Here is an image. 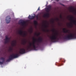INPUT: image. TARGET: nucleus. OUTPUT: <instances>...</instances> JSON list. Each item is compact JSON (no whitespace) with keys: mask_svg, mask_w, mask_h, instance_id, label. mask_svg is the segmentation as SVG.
I'll return each instance as SVG.
<instances>
[{"mask_svg":"<svg viewBox=\"0 0 76 76\" xmlns=\"http://www.w3.org/2000/svg\"><path fill=\"white\" fill-rule=\"evenodd\" d=\"M26 41H25V40H24L23 41V45H25V44H26Z\"/></svg>","mask_w":76,"mask_h":76,"instance_id":"22","label":"nucleus"},{"mask_svg":"<svg viewBox=\"0 0 76 76\" xmlns=\"http://www.w3.org/2000/svg\"><path fill=\"white\" fill-rule=\"evenodd\" d=\"M61 59H62L61 58L60 59V60H61Z\"/></svg>","mask_w":76,"mask_h":76,"instance_id":"38","label":"nucleus"},{"mask_svg":"<svg viewBox=\"0 0 76 76\" xmlns=\"http://www.w3.org/2000/svg\"><path fill=\"white\" fill-rule=\"evenodd\" d=\"M35 34L36 35H37V37H38V36H39V35H40V33H39L38 34Z\"/></svg>","mask_w":76,"mask_h":76,"instance_id":"21","label":"nucleus"},{"mask_svg":"<svg viewBox=\"0 0 76 76\" xmlns=\"http://www.w3.org/2000/svg\"><path fill=\"white\" fill-rule=\"evenodd\" d=\"M19 57V54H16L15 55H11L9 57V59H8L7 60V62L10 61V60H12L13 58H17Z\"/></svg>","mask_w":76,"mask_h":76,"instance_id":"4","label":"nucleus"},{"mask_svg":"<svg viewBox=\"0 0 76 76\" xmlns=\"http://www.w3.org/2000/svg\"><path fill=\"white\" fill-rule=\"evenodd\" d=\"M12 45L13 47H15V46H16V40H13L12 41Z\"/></svg>","mask_w":76,"mask_h":76,"instance_id":"11","label":"nucleus"},{"mask_svg":"<svg viewBox=\"0 0 76 76\" xmlns=\"http://www.w3.org/2000/svg\"><path fill=\"white\" fill-rule=\"evenodd\" d=\"M18 34H19L20 35H23V37H25L26 35V33H23V31L22 30H20L19 31Z\"/></svg>","mask_w":76,"mask_h":76,"instance_id":"8","label":"nucleus"},{"mask_svg":"<svg viewBox=\"0 0 76 76\" xmlns=\"http://www.w3.org/2000/svg\"><path fill=\"white\" fill-rule=\"evenodd\" d=\"M63 30L64 33H67V32H68V30H67V29L65 28H63Z\"/></svg>","mask_w":76,"mask_h":76,"instance_id":"14","label":"nucleus"},{"mask_svg":"<svg viewBox=\"0 0 76 76\" xmlns=\"http://www.w3.org/2000/svg\"><path fill=\"white\" fill-rule=\"evenodd\" d=\"M76 38V34H74L73 35L72 34H70L67 35L66 36L64 37V39H75Z\"/></svg>","mask_w":76,"mask_h":76,"instance_id":"3","label":"nucleus"},{"mask_svg":"<svg viewBox=\"0 0 76 76\" xmlns=\"http://www.w3.org/2000/svg\"><path fill=\"white\" fill-rule=\"evenodd\" d=\"M34 18H35V16H31L29 15L28 16V19H34Z\"/></svg>","mask_w":76,"mask_h":76,"instance_id":"15","label":"nucleus"},{"mask_svg":"<svg viewBox=\"0 0 76 76\" xmlns=\"http://www.w3.org/2000/svg\"><path fill=\"white\" fill-rule=\"evenodd\" d=\"M43 31L44 32H49V30L48 29L45 30L44 29H43Z\"/></svg>","mask_w":76,"mask_h":76,"instance_id":"19","label":"nucleus"},{"mask_svg":"<svg viewBox=\"0 0 76 76\" xmlns=\"http://www.w3.org/2000/svg\"><path fill=\"white\" fill-rule=\"evenodd\" d=\"M44 27L45 28H46L47 29V27H48V26L47 25H44Z\"/></svg>","mask_w":76,"mask_h":76,"instance_id":"23","label":"nucleus"},{"mask_svg":"<svg viewBox=\"0 0 76 76\" xmlns=\"http://www.w3.org/2000/svg\"><path fill=\"white\" fill-rule=\"evenodd\" d=\"M62 5H63V6H64V5H63V4Z\"/></svg>","mask_w":76,"mask_h":76,"instance_id":"39","label":"nucleus"},{"mask_svg":"<svg viewBox=\"0 0 76 76\" xmlns=\"http://www.w3.org/2000/svg\"><path fill=\"white\" fill-rule=\"evenodd\" d=\"M19 53L21 54H24V53H25V49L24 48L20 49L19 51Z\"/></svg>","mask_w":76,"mask_h":76,"instance_id":"9","label":"nucleus"},{"mask_svg":"<svg viewBox=\"0 0 76 76\" xmlns=\"http://www.w3.org/2000/svg\"><path fill=\"white\" fill-rule=\"evenodd\" d=\"M5 41H4V43L5 44H7L9 42V40H10V38H8L7 36H6L5 37Z\"/></svg>","mask_w":76,"mask_h":76,"instance_id":"10","label":"nucleus"},{"mask_svg":"<svg viewBox=\"0 0 76 76\" xmlns=\"http://www.w3.org/2000/svg\"><path fill=\"white\" fill-rule=\"evenodd\" d=\"M43 41V39L41 37H39L37 40V42L39 43L42 42Z\"/></svg>","mask_w":76,"mask_h":76,"instance_id":"12","label":"nucleus"},{"mask_svg":"<svg viewBox=\"0 0 76 76\" xmlns=\"http://www.w3.org/2000/svg\"><path fill=\"white\" fill-rule=\"evenodd\" d=\"M60 18L61 19H62L63 18V17H62V15H61L60 16Z\"/></svg>","mask_w":76,"mask_h":76,"instance_id":"28","label":"nucleus"},{"mask_svg":"<svg viewBox=\"0 0 76 76\" xmlns=\"http://www.w3.org/2000/svg\"><path fill=\"white\" fill-rule=\"evenodd\" d=\"M20 23L22 26H24L25 25V23H26V22L23 20L22 21H21L20 22Z\"/></svg>","mask_w":76,"mask_h":76,"instance_id":"13","label":"nucleus"},{"mask_svg":"<svg viewBox=\"0 0 76 76\" xmlns=\"http://www.w3.org/2000/svg\"><path fill=\"white\" fill-rule=\"evenodd\" d=\"M56 20L57 21H59V19H58V18H57L56 19Z\"/></svg>","mask_w":76,"mask_h":76,"instance_id":"29","label":"nucleus"},{"mask_svg":"<svg viewBox=\"0 0 76 76\" xmlns=\"http://www.w3.org/2000/svg\"><path fill=\"white\" fill-rule=\"evenodd\" d=\"M51 22L52 23H54V20H53L51 21Z\"/></svg>","mask_w":76,"mask_h":76,"instance_id":"31","label":"nucleus"},{"mask_svg":"<svg viewBox=\"0 0 76 76\" xmlns=\"http://www.w3.org/2000/svg\"><path fill=\"white\" fill-rule=\"evenodd\" d=\"M0 60H2V61H2L4 62L5 61V59L3 57H1L0 58Z\"/></svg>","mask_w":76,"mask_h":76,"instance_id":"18","label":"nucleus"},{"mask_svg":"<svg viewBox=\"0 0 76 76\" xmlns=\"http://www.w3.org/2000/svg\"><path fill=\"white\" fill-rule=\"evenodd\" d=\"M36 45H37L38 46L39 45V43H37V44H36Z\"/></svg>","mask_w":76,"mask_h":76,"instance_id":"32","label":"nucleus"},{"mask_svg":"<svg viewBox=\"0 0 76 76\" xmlns=\"http://www.w3.org/2000/svg\"><path fill=\"white\" fill-rule=\"evenodd\" d=\"M11 18L10 16H8L6 17V21L7 23H9L10 22Z\"/></svg>","mask_w":76,"mask_h":76,"instance_id":"6","label":"nucleus"},{"mask_svg":"<svg viewBox=\"0 0 76 76\" xmlns=\"http://www.w3.org/2000/svg\"><path fill=\"white\" fill-rule=\"evenodd\" d=\"M64 63H65V61L64 62Z\"/></svg>","mask_w":76,"mask_h":76,"instance_id":"40","label":"nucleus"},{"mask_svg":"<svg viewBox=\"0 0 76 76\" xmlns=\"http://www.w3.org/2000/svg\"><path fill=\"white\" fill-rule=\"evenodd\" d=\"M69 26L70 28H73V24L72 23L71 24H69Z\"/></svg>","mask_w":76,"mask_h":76,"instance_id":"20","label":"nucleus"},{"mask_svg":"<svg viewBox=\"0 0 76 76\" xmlns=\"http://www.w3.org/2000/svg\"><path fill=\"white\" fill-rule=\"evenodd\" d=\"M61 66V64H59V65H58V66Z\"/></svg>","mask_w":76,"mask_h":76,"instance_id":"33","label":"nucleus"},{"mask_svg":"<svg viewBox=\"0 0 76 76\" xmlns=\"http://www.w3.org/2000/svg\"><path fill=\"white\" fill-rule=\"evenodd\" d=\"M52 31L54 32L56 31V29H55V28H53L52 30Z\"/></svg>","mask_w":76,"mask_h":76,"instance_id":"24","label":"nucleus"},{"mask_svg":"<svg viewBox=\"0 0 76 76\" xmlns=\"http://www.w3.org/2000/svg\"><path fill=\"white\" fill-rule=\"evenodd\" d=\"M37 10H40L39 7V8H38Z\"/></svg>","mask_w":76,"mask_h":76,"instance_id":"34","label":"nucleus"},{"mask_svg":"<svg viewBox=\"0 0 76 76\" xmlns=\"http://www.w3.org/2000/svg\"><path fill=\"white\" fill-rule=\"evenodd\" d=\"M70 10H71V12H75V10L72 7H70Z\"/></svg>","mask_w":76,"mask_h":76,"instance_id":"17","label":"nucleus"},{"mask_svg":"<svg viewBox=\"0 0 76 76\" xmlns=\"http://www.w3.org/2000/svg\"><path fill=\"white\" fill-rule=\"evenodd\" d=\"M56 1H59V0H56Z\"/></svg>","mask_w":76,"mask_h":76,"instance_id":"36","label":"nucleus"},{"mask_svg":"<svg viewBox=\"0 0 76 76\" xmlns=\"http://www.w3.org/2000/svg\"><path fill=\"white\" fill-rule=\"evenodd\" d=\"M75 14H76V11H75Z\"/></svg>","mask_w":76,"mask_h":76,"instance_id":"37","label":"nucleus"},{"mask_svg":"<svg viewBox=\"0 0 76 76\" xmlns=\"http://www.w3.org/2000/svg\"><path fill=\"white\" fill-rule=\"evenodd\" d=\"M34 23L35 26L36 27H37V26L38 25V22L36 20L34 21Z\"/></svg>","mask_w":76,"mask_h":76,"instance_id":"16","label":"nucleus"},{"mask_svg":"<svg viewBox=\"0 0 76 76\" xmlns=\"http://www.w3.org/2000/svg\"><path fill=\"white\" fill-rule=\"evenodd\" d=\"M30 33H32V29H31L30 30Z\"/></svg>","mask_w":76,"mask_h":76,"instance_id":"26","label":"nucleus"},{"mask_svg":"<svg viewBox=\"0 0 76 76\" xmlns=\"http://www.w3.org/2000/svg\"><path fill=\"white\" fill-rule=\"evenodd\" d=\"M46 12H47L46 14H45L44 15V17H47L48 18L49 17V12L51 9V6H49L46 9Z\"/></svg>","mask_w":76,"mask_h":76,"instance_id":"5","label":"nucleus"},{"mask_svg":"<svg viewBox=\"0 0 76 76\" xmlns=\"http://www.w3.org/2000/svg\"><path fill=\"white\" fill-rule=\"evenodd\" d=\"M70 19L72 20V22H73V24L76 25V20H74V17L72 16L71 17H68V18H69Z\"/></svg>","mask_w":76,"mask_h":76,"instance_id":"7","label":"nucleus"},{"mask_svg":"<svg viewBox=\"0 0 76 76\" xmlns=\"http://www.w3.org/2000/svg\"><path fill=\"white\" fill-rule=\"evenodd\" d=\"M50 39L53 42H56L57 41V40H58L59 38L58 37V34H57L52 35L50 37Z\"/></svg>","mask_w":76,"mask_h":76,"instance_id":"2","label":"nucleus"},{"mask_svg":"<svg viewBox=\"0 0 76 76\" xmlns=\"http://www.w3.org/2000/svg\"><path fill=\"white\" fill-rule=\"evenodd\" d=\"M12 48H10L9 49L10 51H12Z\"/></svg>","mask_w":76,"mask_h":76,"instance_id":"27","label":"nucleus"},{"mask_svg":"<svg viewBox=\"0 0 76 76\" xmlns=\"http://www.w3.org/2000/svg\"><path fill=\"white\" fill-rule=\"evenodd\" d=\"M36 44L35 42L34 41L33 42L29 43V45L26 49L27 50H31L33 49L34 50H36Z\"/></svg>","mask_w":76,"mask_h":76,"instance_id":"1","label":"nucleus"},{"mask_svg":"<svg viewBox=\"0 0 76 76\" xmlns=\"http://www.w3.org/2000/svg\"><path fill=\"white\" fill-rule=\"evenodd\" d=\"M33 40L34 41H36V39H35L34 37L33 38Z\"/></svg>","mask_w":76,"mask_h":76,"instance_id":"30","label":"nucleus"},{"mask_svg":"<svg viewBox=\"0 0 76 76\" xmlns=\"http://www.w3.org/2000/svg\"><path fill=\"white\" fill-rule=\"evenodd\" d=\"M36 18H37V19H38V16H36Z\"/></svg>","mask_w":76,"mask_h":76,"instance_id":"35","label":"nucleus"},{"mask_svg":"<svg viewBox=\"0 0 76 76\" xmlns=\"http://www.w3.org/2000/svg\"><path fill=\"white\" fill-rule=\"evenodd\" d=\"M4 63V62L2 61V62H1L0 61V64L1 65V64H3Z\"/></svg>","mask_w":76,"mask_h":76,"instance_id":"25","label":"nucleus"}]
</instances>
